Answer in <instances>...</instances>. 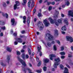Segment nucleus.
Listing matches in <instances>:
<instances>
[{"label": "nucleus", "instance_id": "1", "mask_svg": "<svg viewBox=\"0 0 73 73\" xmlns=\"http://www.w3.org/2000/svg\"><path fill=\"white\" fill-rule=\"evenodd\" d=\"M18 60L19 61L21 62V63L22 65H23L24 66V67L22 66V69H23L24 67L25 66H26L27 65V64H26V63H25V62L23 60L20 59V56H18L17 57Z\"/></svg>", "mask_w": 73, "mask_h": 73}, {"label": "nucleus", "instance_id": "2", "mask_svg": "<svg viewBox=\"0 0 73 73\" xmlns=\"http://www.w3.org/2000/svg\"><path fill=\"white\" fill-rule=\"evenodd\" d=\"M55 61H56L57 62H55L54 65V66L55 68H57V66H58L60 63L58 62H60V60L59 58H58L55 59Z\"/></svg>", "mask_w": 73, "mask_h": 73}, {"label": "nucleus", "instance_id": "3", "mask_svg": "<svg viewBox=\"0 0 73 73\" xmlns=\"http://www.w3.org/2000/svg\"><path fill=\"white\" fill-rule=\"evenodd\" d=\"M46 37H47V36L48 37V39H49L50 40H54V37L53 36L49 34H46Z\"/></svg>", "mask_w": 73, "mask_h": 73}, {"label": "nucleus", "instance_id": "4", "mask_svg": "<svg viewBox=\"0 0 73 73\" xmlns=\"http://www.w3.org/2000/svg\"><path fill=\"white\" fill-rule=\"evenodd\" d=\"M16 4L14 5V10H16V9H19V7H17L19 6L20 5V3L18 1H17L16 2Z\"/></svg>", "mask_w": 73, "mask_h": 73}, {"label": "nucleus", "instance_id": "5", "mask_svg": "<svg viewBox=\"0 0 73 73\" xmlns=\"http://www.w3.org/2000/svg\"><path fill=\"white\" fill-rule=\"evenodd\" d=\"M66 39L67 41H70L71 42H72L73 41V38L71 36H66Z\"/></svg>", "mask_w": 73, "mask_h": 73}, {"label": "nucleus", "instance_id": "6", "mask_svg": "<svg viewBox=\"0 0 73 73\" xmlns=\"http://www.w3.org/2000/svg\"><path fill=\"white\" fill-rule=\"evenodd\" d=\"M38 27L40 28V30H41L43 29L44 28V25L42 23H40V24L38 23Z\"/></svg>", "mask_w": 73, "mask_h": 73}, {"label": "nucleus", "instance_id": "7", "mask_svg": "<svg viewBox=\"0 0 73 73\" xmlns=\"http://www.w3.org/2000/svg\"><path fill=\"white\" fill-rule=\"evenodd\" d=\"M43 23L46 27H48V25H49V22L46 20H44Z\"/></svg>", "mask_w": 73, "mask_h": 73}, {"label": "nucleus", "instance_id": "8", "mask_svg": "<svg viewBox=\"0 0 73 73\" xmlns=\"http://www.w3.org/2000/svg\"><path fill=\"white\" fill-rule=\"evenodd\" d=\"M11 24L12 25H16V23L15 22V19H11Z\"/></svg>", "mask_w": 73, "mask_h": 73}, {"label": "nucleus", "instance_id": "9", "mask_svg": "<svg viewBox=\"0 0 73 73\" xmlns=\"http://www.w3.org/2000/svg\"><path fill=\"white\" fill-rule=\"evenodd\" d=\"M68 15L69 16H70L72 17H73V12L72 11L70 10L68 12Z\"/></svg>", "mask_w": 73, "mask_h": 73}, {"label": "nucleus", "instance_id": "10", "mask_svg": "<svg viewBox=\"0 0 73 73\" xmlns=\"http://www.w3.org/2000/svg\"><path fill=\"white\" fill-rule=\"evenodd\" d=\"M49 56L50 57V58L51 60H53V58H52L53 57H56V55L54 54H50L49 55Z\"/></svg>", "mask_w": 73, "mask_h": 73}, {"label": "nucleus", "instance_id": "11", "mask_svg": "<svg viewBox=\"0 0 73 73\" xmlns=\"http://www.w3.org/2000/svg\"><path fill=\"white\" fill-rule=\"evenodd\" d=\"M48 20L50 21L51 24H53L54 22L53 21V19L52 17H49L48 18Z\"/></svg>", "mask_w": 73, "mask_h": 73}, {"label": "nucleus", "instance_id": "12", "mask_svg": "<svg viewBox=\"0 0 73 73\" xmlns=\"http://www.w3.org/2000/svg\"><path fill=\"white\" fill-rule=\"evenodd\" d=\"M64 73H69L68 68L66 67L64 68Z\"/></svg>", "mask_w": 73, "mask_h": 73}, {"label": "nucleus", "instance_id": "13", "mask_svg": "<svg viewBox=\"0 0 73 73\" xmlns=\"http://www.w3.org/2000/svg\"><path fill=\"white\" fill-rule=\"evenodd\" d=\"M58 31L57 30H55V33H54V35L55 36H58Z\"/></svg>", "mask_w": 73, "mask_h": 73}, {"label": "nucleus", "instance_id": "14", "mask_svg": "<svg viewBox=\"0 0 73 73\" xmlns=\"http://www.w3.org/2000/svg\"><path fill=\"white\" fill-rule=\"evenodd\" d=\"M7 50L8 52H11L12 51V48H8L7 49Z\"/></svg>", "mask_w": 73, "mask_h": 73}, {"label": "nucleus", "instance_id": "15", "mask_svg": "<svg viewBox=\"0 0 73 73\" xmlns=\"http://www.w3.org/2000/svg\"><path fill=\"white\" fill-rule=\"evenodd\" d=\"M26 70H28V71H29V73H33L32 72H31V71H32V70L30 68H27L26 69Z\"/></svg>", "mask_w": 73, "mask_h": 73}, {"label": "nucleus", "instance_id": "16", "mask_svg": "<svg viewBox=\"0 0 73 73\" xmlns=\"http://www.w3.org/2000/svg\"><path fill=\"white\" fill-rule=\"evenodd\" d=\"M17 41L18 42H22V40L20 38H18L17 39Z\"/></svg>", "mask_w": 73, "mask_h": 73}, {"label": "nucleus", "instance_id": "17", "mask_svg": "<svg viewBox=\"0 0 73 73\" xmlns=\"http://www.w3.org/2000/svg\"><path fill=\"white\" fill-rule=\"evenodd\" d=\"M62 31H66V26H64V27H63L62 28Z\"/></svg>", "mask_w": 73, "mask_h": 73}, {"label": "nucleus", "instance_id": "18", "mask_svg": "<svg viewBox=\"0 0 73 73\" xmlns=\"http://www.w3.org/2000/svg\"><path fill=\"white\" fill-rule=\"evenodd\" d=\"M2 15L3 16H4V17H5V16L6 18H8V15L6 13L5 14H4L3 13L2 14Z\"/></svg>", "mask_w": 73, "mask_h": 73}, {"label": "nucleus", "instance_id": "19", "mask_svg": "<svg viewBox=\"0 0 73 73\" xmlns=\"http://www.w3.org/2000/svg\"><path fill=\"white\" fill-rule=\"evenodd\" d=\"M49 61V59H45L44 60V62L45 63H47Z\"/></svg>", "mask_w": 73, "mask_h": 73}, {"label": "nucleus", "instance_id": "20", "mask_svg": "<svg viewBox=\"0 0 73 73\" xmlns=\"http://www.w3.org/2000/svg\"><path fill=\"white\" fill-rule=\"evenodd\" d=\"M35 5V3L34 2V1H32V2L31 3V7H33Z\"/></svg>", "mask_w": 73, "mask_h": 73}, {"label": "nucleus", "instance_id": "21", "mask_svg": "<svg viewBox=\"0 0 73 73\" xmlns=\"http://www.w3.org/2000/svg\"><path fill=\"white\" fill-rule=\"evenodd\" d=\"M27 0H23V3L22 4V5H24L27 3Z\"/></svg>", "mask_w": 73, "mask_h": 73}, {"label": "nucleus", "instance_id": "22", "mask_svg": "<svg viewBox=\"0 0 73 73\" xmlns=\"http://www.w3.org/2000/svg\"><path fill=\"white\" fill-rule=\"evenodd\" d=\"M28 52L29 54L30 55V54H31V49L30 48H28Z\"/></svg>", "mask_w": 73, "mask_h": 73}, {"label": "nucleus", "instance_id": "23", "mask_svg": "<svg viewBox=\"0 0 73 73\" xmlns=\"http://www.w3.org/2000/svg\"><path fill=\"white\" fill-rule=\"evenodd\" d=\"M54 50L56 51L57 50V48H56V46L55 45H54Z\"/></svg>", "mask_w": 73, "mask_h": 73}, {"label": "nucleus", "instance_id": "24", "mask_svg": "<svg viewBox=\"0 0 73 73\" xmlns=\"http://www.w3.org/2000/svg\"><path fill=\"white\" fill-rule=\"evenodd\" d=\"M64 23L66 24L67 25H68L69 24V23H68V21H67L65 19L64 20Z\"/></svg>", "mask_w": 73, "mask_h": 73}, {"label": "nucleus", "instance_id": "25", "mask_svg": "<svg viewBox=\"0 0 73 73\" xmlns=\"http://www.w3.org/2000/svg\"><path fill=\"white\" fill-rule=\"evenodd\" d=\"M57 22L58 23H62V21L60 19H58L57 20Z\"/></svg>", "mask_w": 73, "mask_h": 73}, {"label": "nucleus", "instance_id": "26", "mask_svg": "<svg viewBox=\"0 0 73 73\" xmlns=\"http://www.w3.org/2000/svg\"><path fill=\"white\" fill-rule=\"evenodd\" d=\"M22 57L23 59H25V54L23 53L22 55Z\"/></svg>", "mask_w": 73, "mask_h": 73}, {"label": "nucleus", "instance_id": "27", "mask_svg": "<svg viewBox=\"0 0 73 73\" xmlns=\"http://www.w3.org/2000/svg\"><path fill=\"white\" fill-rule=\"evenodd\" d=\"M60 54L61 55H65V53L64 52H60Z\"/></svg>", "mask_w": 73, "mask_h": 73}, {"label": "nucleus", "instance_id": "28", "mask_svg": "<svg viewBox=\"0 0 73 73\" xmlns=\"http://www.w3.org/2000/svg\"><path fill=\"white\" fill-rule=\"evenodd\" d=\"M41 64V62L40 61H39V63L38 64L37 66H40Z\"/></svg>", "mask_w": 73, "mask_h": 73}, {"label": "nucleus", "instance_id": "29", "mask_svg": "<svg viewBox=\"0 0 73 73\" xmlns=\"http://www.w3.org/2000/svg\"><path fill=\"white\" fill-rule=\"evenodd\" d=\"M20 38H24V37H25L26 38H27V37L25 36V35H20Z\"/></svg>", "mask_w": 73, "mask_h": 73}, {"label": "nucleus", "instance_id": "30", "mask_svg": "<svg viewBox=\"0 0 73 73\" xmlns=\"http://www.w3.org/2000/svg\"><path fill=\"white\" fill-rule=\"evenodd\" d=\"M65 4L68 6L70 4L69 2L68 1H67L66 2H65Z\"/></svg>", "mask_w": 73, "mask_h": 73}, {"label": "nucleus", "instance_id": "31", "mask_svg": "<svg viewBox=\"0 0 73 73\" xmlns=\"http://www.w3.org/2000/svg\"><path fill=\"white\" fill-rule=\"evenodd\" d=\"M47 45L48 46H49V47H50V46H51V43H50V42H48L47 43Z\"/></svg>", "mask_w": 73, "mask_h": 73}, {"label": "nucleus", "instance_id": "32", "mask_svg": "<svg viewBox=\"0 0 73 73\" xmlns=\"http://www.w3.org/2000/svg\"><path fill=\"white\" fill-rule=\"evenodd\" d=\"M7 61L8 63V61L10 60V59H9V55H8L7 56Z\"/></svg>", "mask_w": 73, "mask_h": 73}, {"label": "nucleus", "instance_id": "33", "mask_svg": "<svg viewBox=\"0 0 73 73\" xmlns=\"http://www.w3.org/2000/svg\"><path fill=\"white\" fill-rule=\"evenodd\" d=\"M31 1H29L28 3V6L29 7H30V4H31Z\"/></svg>", "mask_w": 73, "mask_h": 73}, {"label": "nucleus", "instance_id": "34", "mask_svg": "<svg viewBox=\"0 0 73 73\" xmlns=\"http://www.w3.org/2000/svg\"><path fill=\"white\" fill-rule=\"evenodd\" d=\"M60 68L61 69H64V66L62 65H61L60 66Z\"/></svg>", "mask_w": 73, "mask_h": 73}, {"label": "nucleus", "instance_id": "35", "mask_svg": "<svg viewBox=\"0 0 73 73\" xmlns=\"http://www.w3.org/2000/svg\"><path fill=\"white\" fill-rule=\"evenodd\" d=\"M17 54L18 56L20 54V52L19 51H17Z\"/></svg>", "mask_w": 73, "mask_h": 73}, {"label": "nucleus", "instance_id": "36", "mask_svg": "<svg viewBox=\"0 0 73 73\" xmlns=\"http://www.w3.org/2000/svg\"><path fill=\"white\" fill-rule=\"evenodd\" d=\"M43 69L44 71H46V67H44L43 68Z\"/></svg>", "mask_w": 73, "mask_h": 73}, {"label": "nucleus", "instance_id": "37", "mask_svg": "<svg viewBox=\"0 0 73 73\" xmlns=\"http://www.w3.org/2000/svg\"><path fill=\"white\" fill-rule=\"evenodd\" d=\"M64 49V47L63 46H62L61 47V51H63V50Z\"/></svg>", "mask_w": 73, "mask_h": 73}, {"label": "nucleus", "instance_id": "38", "mask_svg": "<svg viewBox=\"0 0 73 73\" xmlns=\"http://www.w3.org/2000/svg\"><path fill=\"white\" fill-rule=\"evenodd\" d=\"M22 34H24V33H25V31H22L21 32Z\"/></svg>", "mask_w": 73, "mask_h": 73}, {"label": "nucleus", "instance_id": "39", "mask_svg": "<svg viewBox=\"0 0 73 73\" xmlns=\"http://www.w3.org/2000/svg\"><path fill=\"white\" fill-rule=\"evenodd\" d=\"M27 46L26 45H25V46H23V49H25L27 48Z\"/></svg>", "mask_w": 73, "mask_h": 73}, {"label": "nucleus", "instance_id": "40", "mask_svg": "<svg viewBox=\"0 0 73 73\" xmlns=\"http://www.w3.org/2000/svg\"><path fill=\"white\" fill-rule=\"evenodd\" d=\"M52 7L51 6H50L49 7L48 9L49 11H51L52 9Z\"/></svg>", "mask_w": 73, "mask_h": 73}, {"label": "nucleus", "instance_id": "41", "mask_svg": "<svg viewBox=\"0 0 73 73\" xmlns=\"http://www.w3.org/2000/svg\"><path fill=\"white\" fill-rule=\"evenodd\" d=\"M26 58L27 59H28L29 58V56L28 54H26L25 56Z\"/></svg>", "mask_w": 73, "mask_h": 73}, {"label": "nucleus", "instance_id": "42", "mask_svg": "<svg viewBox=\"0 0 73 73\" xmlns=\"http://www.w3.org/2000/svg\"><path fill=\"white\" fill-rule=\"evenodd\" d=\"M27 23L28 25H29V23H30V21H29V20H27Z\"/></svg>", "mask_w": 73, "mask_h": 73}, {"label": "nucleus", "instance_id": "43", "mask_svg": "<svg viewBox=\"0 0 73 73\" xmlns=\"http://www.w3.org/2000/svg\"><path fill=\"white\" fill-rule=\"evenodd\" d=\"M1 28V29H2V30H5V27H2Z\"/></svg>", "mask_w": 73, "mask_h": 73}, {"label": "nucleus", "instance_id": "44", "mask_svg": "<svg viewBox=\"0 0 73 73\" xmlns=\"http://www.w3.org/2000/svg\"><path fill=\"white\" fill-rule=\"evenodd\" d=\"M29 65L30 67H32V64L30 63L29 64Z\"/></svg>", "mask_w": 73, "mask_h": 73}, {"label": "nucleus", "instance_id": "45", "mask_svg": "<svg viewBox=\"0 0 73 73\" xmlns=\"http://www.w3.org/2000/svg\"><path fill=\"white\" fill-rule=\"evenodd\" d=\"M36 72H37V73H41V71L39 70H36Z\"/></svg>", "mask_w": 73, "mask_h": 73}, {"label": "nucleus", "instance_id": "46", "mask_svg": "<svg viewBox=\"0 0 73 73\" xmlns=\"http://www.w3.org/2000/svg\"><path fill=\"white\" fill-rule=\"evenodd\" d=\"M41 13H39L38 15V17H41Z\"/></svg>", "mask_w": 73, "mask_h": 73}, {"label": "nucleus", "instance_id": "47", "mask_svg": "<svg viewBox=\"0 0 73 73\" xmlns=\"http://www.w3.org/2000/svg\"><path fill=\"white\" fill-rule=\"evenodd\" d=\"M13 35L14 36H17V33H14L13 34Z\"/></svg>", "mask_w": 73, "mask_h": 73}, {"label": "nucleus", "instance_id": "48", "mask_svg": "<svg viewBox=\"0 0 73 73\" xmlns=\"http://www.w3.org/2000/svg\"><path fill=\"white\" fill-rule=\"evenodd\" d=\"M0 36H1V37H2V36H3V33H1L0 34Z\"/></svg>", "mask_w": 73, "mask_h": 73}, {"label": "nucleus", "instance_id": "49", "mask_svg": "<svg viewBox=\"0 0 73 73\" xmlns=\"http://www.w3.org/2000/svg\"><path fill=\"white\" fill-rule=\"evenodd\" d=\"M65 57L64 56H62L61 57V58H62V59H64V58H65Z\"/></svg>", "mask_w": 73, "mask_h": 73}, {"label": "nucleus", "instance_id": "50", "mask_svg": "<svg viewBox=\"0 0 73 73\" xmlns=\"http://www.w3.org/2000/svg\"><path fill=\"white\" fill-rule=\"evenodd\" d=\"M37 49H38V52H40V47L38 46V47H37Z\"/></svg>", "mask_w": 73, "mask_h": 73}, {"label": "nucleus", "instance_id": "51", "mask_svg": "<svg viewBox=\"0 0 73 73\" xmlns=\"http://www.w3.org/2000/svg\"><path fill=\"white\" fill-rule=\"evenodd\" d=\"M66 66H67V67L68 68H70V66H69V65H68V64H66Z\"/></svg>", "mask_w": 73, "mask_h": 73}, {"label": "nucleus", "instance_id": "52", "mask_svg": "<svg viewBox=\"0 0 73 73\" xmlns=\"http://www.w3.org/2000/svg\"><path fill=\"white\" fill-rule=\"evenodd\" d=\"M61 33L62 34H63V35H65V32L63 31H62Z\"/></svg>", "mask_w": 73, "mask_h": 73}, {"label": "nucleus", "instance_id": "53", "mask_svg": "<svg viewBox=\"0 0 73 73\" xmlns=\"http://www.w3.org/2000/svg\"><path fill=\"white\" fill-rule=\"evenodd\" d=\"M18 44V42L16 41H15L14 42V44L15 45H17Z\"/></svg>", "mask_w": 73, "mask_h": 73}, {"label": "nucleus", "instance_id": "54", "mask_svg": "<svg viewBox=\"0 0 73 73\" xmlns=\"http://www.w3.org/2000/svg\"><path fill=\"white\" fill-rule=\"evenodd\" d=\"M68 57H72V55L70 54H68Z\"/></svg>", "mask_w": 73, "mask_h": 73}, {"label": "nucleus", "instance_id": "55", "mask_svg": "<svg viewBox=\"0 0 73 73\" xmlns=\"http://www.w3.org/2000/svg\"><path fill=\"white\" fill-rule=\"evenodd\" d=\"M36 10L35 9H34L33 10V15H34V14H35V12H36Z\"/></svg>", "mask_w": 73, "mask_h": 73}, {"label": "nucleus", "instance_id": "56", "mask_svg": "<svg viewBox=\"0 0 73 73\" xmlns=\"http://www.w3.org/2000/svg\"><path fill=\"white\" fill-rule=\"evenodd\" d=\"M24 52H25V50H24L22 49L21 50V52L22 53Z\"/></svg>", "mask_w": 73, "mask_h": 73}, {"label": "nucleus", "instance_id": "57", "mask_svg": "<svg viewBox=\"0 0 73 73\" xmlns=\"http://www.w3.org/2000/svg\"><path fill=\"white\" fill-rule=\"evenodd\" d=\"M42 0H40L39 2V4H41V3H42Z\"/></svg>", "mask_w": 73, "mask_h": 73}, {"label": "nucleus", "instance_id": "58", "mask_svg": "<svg viewBox=\"0 0 73 73\" xmlns=\"http://www.w3.org/2000/svg\"><path fill=\"white\" fill-rule=\"evenodd\" d=\"M56 42L58 44H59L60 43V42L59 40H57Z\"/></svg>", "mask_w": 73, "mask_h": 73}, {"label": "nucleus", "instance_id": "59", "mask_svg": "<svg viewBox=\"0 0 73 73\" xmlns=\"http://www.w3.org/2000/svg\"><path fill=\"white\" fill-rule=\"evenodd\" d=\"M55 25H56L57 26H58V23H57V22H56L55 23Z\"/></svg>", "mask_w": 73, "mask_h": 73}, {"label": "nucleus", "instance_id": "60", "mask_svg": "<svg viewBox=\"0 0 73 73\" xmlns=\"http://www.w3.org/2000/svg\"><path fill=\"white\" fill-rule=\"evenodd\" d=\"M26 13L27 14V15H28V14H29V11H27Z\"/></svg>", "mask_w": 73, "mask_h": 73}, {"label": "nucleus", "instance_id": "61", "mask_svg": "<svg viewBox=\"0 0 73 73\" xmlns=\"http://www.w3.org/2000/svg\"><path fill=\"white\" fill-rule=\"evenodd\" d=\"M36 61H37V62H38V61L39 60V59L38 58L36 57Z\"/></svg>", "mask_w": 73, "mask_h": 73}, {"label": "nucleus", "instance_id": "62", "mask_svg": "<svg viewBox=\"0 0 73 73\" xmlns=\"http://www.w3.org/2000/svg\"><path fill=\"white\" fill-rule=\"evenodd\" d=\"M23 20H26V17H25V16H24L23 17Z\"/></svg>", "mask_w": 73, "mask_h": 73}, {"label": "nucleus", "instance_id": "63", "mask_svg": "<svg viewBox=\"0 0 73 73\" xmlns=\"http://www.w3.org/2000/svg\"><path fill=\"white\" fill-rule=\"evenodd\" d=\"M39 54L40 56H42V52H40Z\"/></svg>", "mask_w": 73, "mask_h": 73}, {"label": "nucleus", "instance_id": "64", "mask_svg": "<svg viewBox=\"0 0 73 73\" xmlns=\"http://www.w3.org/2000/svg\"><path fill=\"white\" fill-rule=\"evenodd\" d=\"M6 3H7V4H9L10 3V2L9 1H7Z\"/></svg>", "mask_w": 73, "mask_h": 73}]
</instances>
